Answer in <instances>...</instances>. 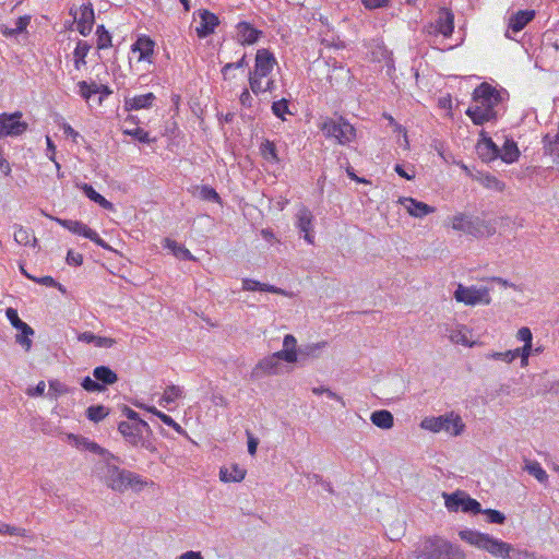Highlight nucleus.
Returning <instances> with one entry per match:
<instances>
[{
	"instance_id": "b1692460",
	"label": "nucleus",
	"mask_w": 559,
	"mask_h": 559,
	"mask_svg": "<svg viewBox=\"0 0 559 559\" xmlns=\"http://www.w3.org/2000/svg\"><path fill=\"white\" fill-rule=\"evenodd\" d=\"M535 17L534 10H520L509 19V28L514 33L521 32Z\"/></svg>"
},
{
	"instance_id": "37998d69",
	"label": "nucleus",
	"mask_w": 559,
	"mask_h": 559,
	"mask_svg": "<svg viewBox=\"0 0 559 559\" xmlns=\"http://www.w3.org/2000/svg\"><path fill=\"white\" fill-rule=\"evenodd\" d=\"M108 409L103 405H92L86 409V416L91 421L98 423L108 416Z\"/></svg>"
},
{
	"instance_id": "f704fd0d",
	"label": "nucleus",
	"mask_w": 559,
	"mask_h": 559,
	"mask_svg": "<svg viewBox=\"0 0 559 559\" xmlns=\"http://www.w3.org/2000/svg\"><path fill=\"white\" fill-rule=\"evenodd\" d=\"M433 557L437 559H465V554L459 546L444 539V544L441 545L440 555Z\"/></svg>"
},
{
	"instance_id": "9b49d317",
	"label": "nucleus",
	"mask_w": 559,
	"mask_h": 559,
	"mask_svg": "<svg viewBox=\"0 0 559 559\" xmlns=\"http://www.w3.org/2000/svg\"><path fill=\"white\" fill-rule=\"evenodd\" d=\"M22 112L16 111L13 114H1L0 115V138L3 136H17L23 134L28 124L21 120Z\"/></svg>"
},
{
	"instance_id": "39448f33",
	"label": "nucleus",
	"mask_w": 559,
	"mask_h": 559,
	"mask_svg": "<svg viewBox=\"0 0 559 559\" xmlns=\"http://www.w3.org/2000/svg\"><path fill=\"white\" fill-rule=\"evenodd\" d=\"M450 226L453 230L464 233L475 238L492 236L496 227L490 222L478 216L456 213L450 218Z\"/></svg>"
},
{
	"instance_id": "aec40b11",
	"label": "nucleus",
	"mask_w": 559,
	"mask_h": 559,
	"mask_svg": "<svg viewBox=\"0 0 559 559\" xmlns=\"http://www.w3.org/2000/svg\"><path fill=\"white\" fill-rule=\"evenodd\" d=\"M473 337V331L464 325V324H456L453 329L449 332V338L454 344H460L466 347H473L477 343L472 340Z\"/></svg>"
},
{
	"instance_id": "c756f323",
	"label": "nucleus",
	"mask_w": 559,
	"mask_h": 559,
	"mask_svg": "<svg viewBox=\"0 0 559 559\" xmlns=\"http://www.w3.org/2000/svg\"><path fill=\"white\" fill-rule=\"evenodd\" d=\"M163 246L164 248L169 249L177 259L189 261L195 260L193 254L185 246L178 243L177 241L170 238H165L163 240Z\"/></svg>"
},
{
	"instance_id": "69168bd1",
	"label": "nucleus",
	"mask_w": 559,
	"mask_h": 559,
	"mask_svg": "<svg viewBox=\"0 0 559 559\" xmlns=\"http://www.w3.org/2000/svg\"><path fill=\"white\" fill-rule=\"evenodd\" d=\"M81 444L84 447V449H86L90 452L97 453V454L104 453V449L99 444H97L96 442L91 441L86 438L82 439Z\"/></svg>"
},
{
	"instance_id": "bf43d9fd",
	"label": "nucleus",
	"mask_w": 559,
	"mask_h": 559,
	"mask_svg": "<svg viewBox=\"0 0 559 559\" xmlns=\"http://www.w3.org/2000/svg\"><path fill=\"white\" fill-rule=\"evenodd\" d=\"M512 354L509 350L506 352H492L486 355L487 359L502 360L508 364L512 362Z\"/></svg>"
},
{
	"instance_id": "f8f14e48",
	"label": "nucleus",
	"mask_w": 559,
	"mask_h": 559,
	"mask_svg": "<svg viewBox=\"0 0 559 559\" xmlns=\"http://www.w3.org/2000/svg\"><path fill=\"white\" fill-rule=\"evenodd\" d=\"M444 498L445 507L449 511L456 512L459 509H461L464 512H471L474 514L481 512L480 503L477 500L465 496L463 492L444 495Z\"/></svg>"
},
{
	"instance_id": "6e6552de",
	"label": "nucleus",
	"mask_w": 559,
	"mask_h": 559,
	"mask_svg": "<svg viewBox=\"0 0 559 559\" xmlns=\"http://www.w3.org/2000/svg\"><path fill=\"white\" fill-rule=\"evenodd\" d=\"M454 299L465 306L490 305V289L486 286H464L459 284L454 292Z\"/></svg>"
},
{
	"instance_id": "4d7b16f0",
	"label": "nucleus",
	"mask_w": 559,
	"mask_h": 559,
	"mask_svg": "<svg viewBox=\"0 0 559 559\" xmlns=\"http://www.w3.org/2000/svg\"><path fill=\"white\" fill-rule=\"evenodd\" d=\"M5 316H7L8 320L10 321V323L12 324V326H13L14 329H17V328H21V326H22V323H23L24 321H22V320L20 319V317H19V313H17L16 309H14V308H8V309L5 310Z\"/></svg>"
},
{
	"instance_id": "5fc2aeb1",
	"label": "nucleus",
	"mask_w": 559,
	"mask_h": 559,
	"mask_svg": "<svg viewBox=\"0 0 559 559\" xmlns=\"http://www.w3.org/2000/svg\"><path fill=\"white\" fill-rule=\"evenodd\" d=\"M15 535V536H26V530L22 527L11 526L5 523H0V535Z\"/></svg>"
},
{
	"instance_id": "4be33fe9",
	"label": "nucleus",
	"mask_w": 559,
	"mask_h": 559,
	"mask_svg": "<svg viewBox=\"0 0 559 559\" xmlns=\"http://www.w3.org/2000/svg\"><path fill=\"white\" fill-rule=\"evenodd\" d=\"M312 218V213L307 207H301L297 213V227L305 234L304 238L308 243H313V236L310 233Z\"/></svg>"
},
{
	"instance_id": "13d9d810",
	"label": "nucleus",
	"mask_w": 559,
	"mask_h": 559,
	"mask_svg": "<svg viewBox=\"0 0 559 559\" xmlns=\"http://www.w3.org/2000/svg\"><path fill=\"white\" fill-rule=\"evenodd\" d=\"M394 170L399 176L406 180H413L416 176L414 166H411L407 170L400 164H396Z\"/></svg>"
},
{
	"instance_id": "680f3d73",
	"label": "nucleus",
	"mask_w": 559,
	"mask_h": 559,
	"mask_svg": "<svg viewBox=\"0 0 559 559\" xmlns=\"http://www.w3.org/2000/svg\"><path fill=\"white\" fill-rule=\"evenodd\" d=\"M325 345H326L325 342L309 344V345L305 346V348H302L300 350V353H301V355L314 357V356H317V352L320 350L321 348H323Z\"/></svg>"
},
{
	"instance_id": "423d86ee",
	"label": "nucleus",
	"mask_w": 559,
	"mask_h": 559,
	"mask_svg": "<svg viewBox=\"0 0 559 559\" xmlns=\"http://www.w3.org/2000/svg\"><path fill=\"white\" fill-rule=\"evenodd\" d=\"M328 139H334L340 145H347L356 139V129L344 117L325 118L319 126Z\"/></svg>"
},
{
	"instance_id": "20e7f679",
	"label": "nucleus",
	"mask_w": 559,
	"mask_h": 559,
	"mask_svg": "<svg viewBox=\"0 0 559 559\" xmlns=\"http://www.w3.org/2000/svg\"><path fill=\"white\" fill-rule=\"evenodd\" d=\"M103 481L108 488L118 492H124L128 489L140 491L144 487L153 485V481L143 479L136 473L109 464L104 467Z\"/></svg>"
},
{
	"instance_id": "412c9836",
	"label": "nucleus",
	"mask_w": 559,
	"mask_h": 559,
	"mask_svg": "<svg viewBox=\"0 0 559 559\" xmlns=\"http://www.w3.org/2000/svg\"><path fill=\"white\" fill-rule=\"evenodd\" d=\"M122 132L127 135L135 138L138 141L142 143H150L152 141L148 132L136 126L135 116L133 115H129L123 120Z\"/></svg>"
},
{
	"instance_id": "7c9ffc66",
	"label": "nucleus",
	"mask_w": 559,
	"mask_h": 559,
	"mask_svg": "<svg viewBox=\"0 0 559 559\" xmlns=\"http://www.w3.org/2000/svg\"><path fill=\"white\" fill-rule=\"evenodd\" d=\"M19 333L15 335V342L21 345L25 352H29L33 345L32 336L35 334L34 329L26 322L16 329Z\"/></svg>"
},
{
	"instance_id": "f257e3e1",
	"label": "nucleus",
	"mask_w": 559,
	"mask_h": 559,
	"mask_svg": "<svg viewBox=\"0 0 559 559\" xmlns=\"http://www.w3.org/2000/svg\"><path fill=\"white\" fill-rule=\"evenodd\" d=\"M500 102V92L489 83L484 82L474 90L473 103L465 114L474 124L483 126L497 119L496 107Z\"/></svg>"
},
{
	"instance_id": "c9c22d12",
	"label": "nucleus",
	"mask_w": 559,
	"mask_h": 559,
	"mask_svg": "<svg viewBox=\"0 0 559 559\" xmlns=\"http://www.w3.org/2000/svg\"><path fill=\"white\" fill-rule=\"evenodd\" d=\"M242 288L245 290H249V292L261 290V292H269V293L285 295L284 290L281 288H277L275 286L267 285V284H262L258 281L250 280V278H245L242 281Z\"/></svg>"
},
{
	"instance_id": "c03bdc74",
	"label": "nucleus",
	"mask_w": 559,
	"mask_h": 559,
	"mask_svg": "<svg viewBox=\"0 0 559 559\" xmlns=\"http://www.w3.org/2000/svg\"><path fill=\"white\" fill-rule=\"evenodd\" d=\"M272 112L274 116L285 121L286 115H292L288 106V100L286 98H282L280 100L273 102L272 104Z\"/></svg>"
},
{
	"instance_id": "09e8293b",
	"label": "nucleus",
	"mask_w": 559,
	"mask_h": 559,
	"mask_svg": "<svg viewBox=\"0 0 559 559\" xmlns=\"http://www.w3.org/2000/svg\"><path fill=\"white\" fill-rule=\"evenodd\" d=\"M383 117L389 121V123L393 127V132L402 134L403 135V147L405 150L409 148V142L407 138V131L406 129L397 123L395 119L390 114H383Z\"/></svg>"
},
{
	"instance_id": "e2e57ef3",
	"label": "nucleus",
	"mask_w": 559,
	"mask_h": 559,
	"mask_svg": "<svg viewBox=\"0 0 559 559\" xmlns=\"http://www.w3.org/2000/svg\"><path fill=\"white\" fill-rule=\"evenodd\" d=\"M156 417H158L165 425H167L168 427H171L176 431L181 430V426L177 421H175L169 415H167L163 412H157Z\"/></svg>"
},
{
	"instance_id": "338daca9",
	"label": "nucleus",
	"mask_w": 559,
	"mask_h": 559,
	"mask_svg": "<svg viewBox=\"0 0 559 559\" xmlns=\"http://www.w3.org/2000/svg\"><path fill=\"white\" fill-rule=\"evenodd\" d=\"M26 277L32 280L33 282L46 285L48 287H55L57 285V282L53 280V277H51L49 275H46L43 277H35V276H32L31 274H26Z\"/></svg>"
},
{
	"instance_id": "cd10ccee",
	"label": "nucleus",
	"mask_w": 559,
	"mask_h": 559,
	"mask_svg": "<svg viewBox=\"0 0 559 559\" xmlns=\"http://www.w3.org/2000/svg\"><path fill=\"white\" fill-rule=\"evenodd\" d=\"M246 469L240 467L238 464H231L224 466L219 471V478L224 483H239L246 477Z\"/></svg>"
},
{
	"instance_id": "72a5a7b5",
	"label": "nucleus",
	"mask_w": 559,
	"mask_h": 559,
	"mask_svg": "<svg viewBox=\"0 0 559 559\" xmlns=\"http://www.w3.org/2000/svg\"><path fill=\"white\" fill-rule=\"evenodd\" d=\"M371 423L382 429H390L394 425L393 415L385 409L376 411L371 414Z\"/></svg>"
},
{
	"instance_id": "dca6fc26",
	"label": "nucleus",
	"mask_w": 559,
	"mask_h": 559,
	"mask_svg": "<svg viewBox=\"0 0 559 559\" xmlns=\"http://www.w3.org/2000/svg\"><path fill=\"white\" fill-rule=\"evenodd\" d=\"M261 36L262 32L253 27L249 22L241 21L236 25L235 38L242 46L255 44Z\"/></svg>"
},
{
	"instance_id": "c85d7f7f",
	"label": "nucleus",
	"mask_w": 559,
	"mask_h": 559,
	"mask_svg": "<svg viewBox=\"0 0 559 559\" xmlns=\"http://www.w3.org/2000/svg\"><path fill=\"white\" fill-rule=\"evenodd\" d=\"M504 163L512 164L520 157V151L512 139H506L503 146L499 150V156Z\"/></svg>"
},
{
	"instance_id": "a19ab883",
	"label": "nucleus",
	"mask_w": 559,
	"mask_h": 559,
	"mask_svg": "<svg viewBox=\"0 0 559 559\" xmlns=\"http://www.w3.org/2000/svg\"><path fill=\"white\" fill-rule=\"evenodd\" d=\"M525 471L534 476L539 483L544 484L548 480L546 471L542 467L537 461H528L525 464Z\"/></svg>"
},
{
	"instance_id": "e433bc0d",
	"label": "nucleus",
	"mask_w": 559,
	"mask_h": 559,
	"mask_svg": "<svg viewBox=\"0 0 559 559\" xmlns=\"http://www.w3.org/2000/svg\"><path fill=\"white\" fill-rule=\"evenodd\" d=\"M93 376L97 381L104 384H114L118 381V376L107 366H98L93 370Z\"/></svg>"
},
{
	"instance_id": "864d4df0",
	"label": "nucleus",
	"mask_w": 559,
	"mask_h": 559,
	"mask_svg": "<svg viewBox=\"0 0 559 559\" xmlns=\"http://www.w3.org/2000/svg\"><path fill=\"white\" fill-rule=\"evenodd\" d=\"M480 513H484L487 516L488 523L502 524L506 521V516L498 510L486 509L481 510Z\"/></svg>"
},
{
	"instance_id": "7ed1b4c3",
	"label": "nucleus",
	"mask_w": 559,
	"mask_h": 559,
	"mask_svg": "<svg viewBox=\"0 0 559 559\" xmlns=\"http://www.w3.org/2000/svg\"><path fill=\"white\" fill-rule=\"evenodd\" d=\"M459 536L467 544L490 554L499 559H512L510 554L514 550L513 546L507 542L495 538L493 536L474 530H463Z\"/></svg>"
},
{
	"instance_id": "4c0bfd02",
	"label": "nucleus",
	"mask_w": 559,
	"mask_h": 559,
	"mask_svg": "<svg viewBox=\"0 0 559 559\" xmlns=\"http://www.w3.org/2000/svg\"><path fill=\"white\" fill-rule=\"evenodd\" d=\"M14 240L21 246H32L35 247L37 243V239L32 229L24 228L20 226L14 231Z\"/></svg>"
},
{
	"instance_id": "4468645a",
	"label": "nucleus",
	"mask_w": 559,
	"mask_h": 559,
	"mask_svg": "<svg viewBox=\"0 0 559 559\" xmlns=\"http://www.w3.org/2000/svg\"><path fill=\"white\" fill-rule=\"evenodd\" d=\"M197 14L200 19V23L195 28L198 37L205 38L213 34L219 24L218 16L206 9L198 10Z\"/></svg>"
},
{
	"instance_id": "052dcab7",
	"label": "nucleus",
	"mask_w": 559,
	"mask_h": 559,
	"mask_svg": "<svg viewBox=\"0 0 559 559\" xmlns=\"http://www.w3.org/2000/svg\"><path fill=\"white\" fill-rule=\"evenodd\" d=\"M123 414L128 419L135 421L136 425H141L143 428H148V425L145 420L140 418V415L130 407H124Z\"/></svg>"
},
{
	"instance_id": "a211bd4d",
	"label": "nucleus",
	"mask_w": 559,
	"mask_h": 559,
	"mask_svg": "<svg viewBox=\"0 0 559 559\" xmlns=\"http://www.w3.org/2000/svg\"><path fill=\"white\" fill-rule=\"evenodd\" d=\"M476 151L478 156L485 162H491L499 156V147L487 136L485 131L480 132V139L477 142Z\"/></svg>"
},
{
	"instance_id": "3c124183",
	"label": "nucleus",
	"mask_w": 559,
	"mask_h": 559,
	"mask_svg": "<svg viewBox=\"0 0 559 559\" xmlns=\"http://www.w3.org/2000/svg\"><path fill=\"white\" fill-rule=\"evenodd\" d=\"M69 392V389L59 380L49 381L48 394L50 397L57 399L58 396L64 395Z\"/></svg>"
},
{
	"instance_id": "49530a36",
	"label": "nucleus",
	"mask_w": 559,
	"mask_h": 559,
	"mask_svg": "<svg viewBox=\"0 0 559 559\" xmlns=\"http://www.w3.org/2000/svg\"><path fill=\"white\" fill-rule=\"evenodd\" d=\"M96 36H97V48L98 49H107L111 46V35L105 28L104 25L97 26Z\"/></svg>"
},
{
	"instance_id": "ddd939ff",
	"label": "nucleus",
	"mask_w": 559,
	"mask_h": 559,
	"mask_svg": "<svg viewBox=\"0 0 559 559\" xmlns=\"http://www.w3.org/2000/svg\"><path fill=\"white\" fill-rule=\"evenodd\" d=\"M444 544V539L440 537H427L423 539L417 548L413 551V556L416 559H437L433 556L440 555L441 545Z\"/></svg>"
},
{
	"instance_id": "393cba45",
	"label": "nucleus",
	"mask_w": 559,
	"mask_h": 559,
	"mask_svg": "<svg viewBox=\"0 0 559 559\" xmlns=\"http://www.w3.org/2000/svg\"><path fill=\"white\" fill-rule=\"evenodd\" d=\"M141 425L130 424L128 421H121L118 426L119 432L130 442L132 445H138L142 440Z\"/></svg>"
},
{
	"instance_id": "0eeeda50",
	"label": "nucleus",
	"mask_w": 559,
	"mask_h": 559,
	"mask_svg": "<svg viewBox=\"0 0 559 559\" xmlns=\"http://www.w3.org/2000/svg\"><path fill=\"white\" fill-rule=\"evenodd\" d=\"M420 427L431 432L444 431L450 436H459L463 432L465 425L457 414L451 412L442 416L425 417Z\"/></svg>"
},
{
	"instance_id": "f03ea898",
	"label": "nucleus",
	"mask_w": 559,
	"mask_h": 559,
	"mask_svg": "<svg viewBox=\"0 0 559 559\" xmlns=\"http://www.w3.org/2000/svg\"><path fill=\"white\" fill-rule=\"evenodd\" d=\"M275 64L276 59L270 50H257L254 68L249 72V85L253 94L271 93L275 90V81L270 76Z\"/></svg>"
},
{
	"instance_id": "5701e85b",
	"label": "nucleus",
	"mask_w": 559,
	"mask_h": 559,
	"mask_svg": "<svg viewBox=\"0 0 559 559\" xmlns=\"http://www.w3.org/2000/svg\"><path fill=\"white\" fill-rule=\"evenodd\" d=\"M155 43L148 36L142 35L132 45V51L139 52V60L151 61L154 53Z\"/></svg>"
},
{
	"instance_id": "6e6d98bb",
	"label": "nucleus",
	"mask_w": 559,
	"mask_h": 559,
	"mask_svg": "<svg viewBox=\"0 0 559 559\" xmlns=\"http://www.w3.org/2000/svg\"><path fill=\"white\" fill-rule=\"evenodd\" d=\"M81 385L87 392H99V391L104 390V386L102 384H99L97 382V380L95 381V380L91 379L90 377H85L82 380Z\"/></svg>"
},
{
	"instance_id": "a18cd8bd",
	"label": "nucleus",
	"mask_w": 559,
	"mask_h": 559,
	"mask_svg": "<svg viewBox=\"0 0 559 559\" xmlns=\"http://www.w3.org/2000/svg\"><path fill=\"white\" fill-rule=\"evenodd\" d=\"M479 181L485 188L496 191H503L506 187L501 180L490 174L481 175Z\"/></svg>"
},
{
	"instance_id": "de8ad7c7",
	"label": "nucleus",
	"mask_w": 559,
	"mask_h": 559,
	"mask_svg": "<svg viewBox=\"0 0 559 559\" xmlns=\"http://www.w3.org/2000/svg\"><path fill=\"white\" fill-rule=\"evenodd\" d=\"M80 95L88 100L93 95L98 94V84L97 83H87L86 81H80L78 83Z\"/></svg>"
},
{
	"instance_id": "2eb2a0df",
	"label": "nucleus",
	"mask_w": 559,
	"mask_h": 559,
	"mask_svg": "<svg viewBox=\"0 0 559 559\" xmlns=\"http://www.w3.org/2000/svg\"><path fill=\"white\" fill-rule=\"evenodd\" d=\"M399 203L405 207L411 216L416 218H423L436 212V207L411 197L400 198Z\"/></svg>"
},
{
	"instance_id": "0e129e2a",
	"label": "nucleus",
	"mask_w": 559,
	"mask_h": 559,
	"mask_svg": "<svg viewBox=\"0 0 559 559\" xmlns=\"http://www.w3.org/2000/svg\"><path fill=\"white\" fill-rule=\"evenodd\" d=\"M516 338L524 342V345H532L533 335L528 328L523 326L518 331Z\"/></svg>"
},
{
	"instance_id": "774afa93",
	"label": "nucleus",
	"mask_w": 559,
	"mask_h": 559,
	"mask_svg": "<svg viewBox=\"0 0 559 559\" xmlns=\"http://www.w3.org/2000/svg\"><path fill=\"white\" fill-rule=\"evenodd\" d=\"M67 263L70 265L79 266L83 263V255L81 253L69 250L67 253Z\"/></svg>"
},
{
	"instance_id": "2f4dec72",
	"label": "nucleus",
	"mask_w": 559,
	"mask_h": 559,
	"mask_svg": "<svg viewBox=\"0 0 559 559\" xmlns=\"http://www.w3.org/2000/svg\"><path fill=\"white\" fill-rule=\"evenodd\" d=\"M78 340L84 343H93L97 347L110 348L116 344V341L111 337L97 336L92 332H83L79 334Z\"/></svg>"
},
{
	"instance_id": "a878e982",
	"label": "nucleus",
	"mask_w": 559,
	"mask_h": 559,
	"mask_svg": "<svg viewBox=\"0 0 559 559\" xmlns=\"http://www.w3.org/2000/svg\"><path fill=\"white\" fill-rule=\"evenodd\" d=\"M436 29L444 37H450L454 31V15L448 9H442L436 23Z\"/></svg>"
},
{
	"instance_id": "6ab92c4d",
	"label": "nucleus",
	"mask_w": 559,
	"mask_h": 559,
	"mask_svg": "<svg viewBox=\"0 0 559 559\" xmlns=\"http://www.w3.org/2000/svg\"><path fill=\"white\" fill-rule=\"evenodd\" d=\"M155 99L156 96L152 92L132 97H126L123 100V108L126 111L147 109L153 106Z\"/></svg>"
},
{
	"instance_id": "603ef678",
	"label": "nucleus",
	"mask_w": 559,
	"mask_h": 559,
	"mask_svg": "<svg viewBox=\"0 0 559 559\" xmlns=\"http://www.w3.org/2000/svg\"><path fill=\"white\" fill-rule=\"evenodd\" d=\"M247 66L246 55H243L237 62L226 63L222 69L224 80H231L230 71L240 69Z\"/></svg>"
},
{
	"instance_id": "79ce46f5",
	"label": "nucleus",
	"mask_w": 559,
	"mask_h": 559,
	"mask_svg": "<svg viewBox=\"0 0 559 559\" xmlns=\"http://www.w3.org/2000/svg\"><path fill=\"white\" fill-rule=\"evenodd\" d=\"M183 391L179 385H169L165 389L162 399L159 401L160 405L174 403L176 400L182 397Z\"/></svg>"
},
{
	"instance_id": "58836bf2",
	"label": "nucleus",
	"mask_w": 559,
	"mask_h": 559,
	"mask_svg": "<svg viewBox=\"0 0 559 559\" xmlns=\"http://www.w3.org/2000/svg\"><path fill=\"white\" fill-rule=\"evenodd\" d=\"M91 46L85 40H79L73 51L74 67L80 70L81 67L85 66V58L90 52Z\"/></svg>"
},
{
	"instance_id": "bb28decb",
	"label": "nucleus",
	"mask_w": 559,
	"mask_h": 559,
	"mask_svg": "<svg viewBox=\"0 0 559 559\" xmlns=\"http://www.w3.org/2000/svg\"><path fill=\"white\" fill-rule=\"evenodd\" d=\"M297 340L294 335L287 334L283 340V349L276 352L277 356L286 362H296L298 359L296 350Z\"/></svg>"
},
{
	"instance_id": "9d476101",
	"label": "nucleus",
	"mask_w": 559,
	"mask_h": 559,
	"mask_svg": "<svg viewBox=\"0 0 559 559\" xmlns=\"http://www.w3.org/2000/svg\"><path fill=\"white\" fill-rule=\"evenodd\" d=\"M56 222L72 234L83 236L84 238L90 239L95 245L104 249L110 248L109 245L104 239H102L94 229L90 228L86 224L80 221L56 218Z\"/></svg>"
},
{
	"instance_id": "8fccbe9b",
	"label": "nucleus",
	"mask_w": 559,
	"mask_h": 559,
	"mask_svg": "<svg viewBox=\"0 0 559 559\" xmlns=\"http://www.w3.org/2000/svg\"><path fill=\"white\" fill-rule=\"evenodd\" d=\"M29 20H31L29 16H20L15 21V27L14 28H8V27L2 28V34L4 36H12V35L22 33L29 24Z\"/></svg>"
},
{
	"instance_id": "f3484780",
	"label": "nucleus",
	"mask_w": 559,
	"mask_h": 559,
	"mask_svg": "<svg viewBox=\"0 0 559 559\" xmlns=\"http://www.w3.org/2000/svg\"><path fill=\"white\" fill-rule=\"evenodd\" d=\"M280 360H282V357L277 356L276 352L273 353L272 355L264 357L253 368V376L260 378L264 376L277 374L281 368Z\"/></svg>"
},
{
	"instance_id": "ea45409f",
	"label": "nucleus",
	"mask_w": 559,
	"mask_h": 559,
	"mask_svg": "<svg viewBox=\"0 0 559 559\" xmlns=\"http://www.w3.org/2000/svg\"><path fill=\"white\" fill-rule=\"evenodd\" d=\"M260 153L264 159L271 163H278L277 151L275 144L270 140H264L260 145Z\"/></svg>"
},
{
	"instance_id": "473e14b6",
	"label": "nucleus",
	"mask_w": 559,
	"mask_h": 559,
	"mask_svg": "<svg viewBox=\"0 0 559 559\" xmlns=\"http://www.w3.org/2000/svg\"><path fill=\"white\" fill-rule=\"evenodd\" d=\"M82 190L90 200L94 201L103 209L108 211H115L114 204L110 201H108L105 197H103L100 193H98L91 185L84 183L82 186Z\"/></svg>"
},
{
	"instance_id": "1a4fd4ad",
	"label": "nucleus",
	"mask_w": 559,
	"mask_h": 559,
	"mask_svg": "<svg viewBox=\"0 0 559 559\" xmlns=\"http://www.w3.org/2000/svg\"><path fill=\"white\" fill-rule=\"evenodd\" d=\"M69 13L73 16L78 32L83 36H87L92 32L95 23L92 3H84L79 8L73 5L70 8Z\"/></svg>"
}]
</instances>
